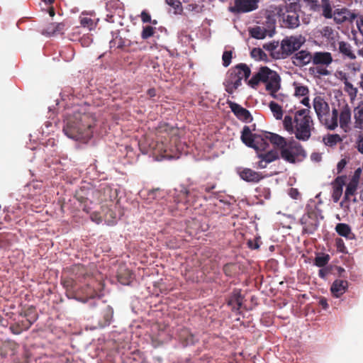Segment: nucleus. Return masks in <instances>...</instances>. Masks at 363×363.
Listing matches in <instances>:
<instances>
[{"label": "nucleus", "mask_w": 363, "mask_h": 363, "mask_svg": "<svg viewBox=\"0 0 363 363\" xmlns=\"http://www.w3.org/2000/svg\"><path fill=\"white\" fill-rule=\"evenodd\" d=\"M354 127L363 130V101L354 109Z\"/></svg>", "instance_id": "29"}, {"label": "nucleus", "mask_w": 363, "mask_h": 363, "mask_svg": "<svg viewBox=\"0 0 363 363\" xmlns=\"http://www.w3.org/2000/svg\"><path fill=\"white\" fill-rule=\"evenodd\" d=\"M351 119V111L347 106H345L340 113V125L344 128L348 125Z\"/></svg>", "instance_id": "37"}, {"label": "nucleus", "mask_w": 363, "mask_h": 363, "mask_svg": "<svg viewBox=\"0 0 363 363\" xmlns=\"http://www.w3.org/2000/svg\"><path fill=\"white\" fill-rule=\"evenodd\" d=\"M20 315L26 318V320L29 322L30 325H33L38 318L35 308L33 306L21 311Z\"/></svg>", "instance_id": "32"}, {"label": "nucleus", "mask_w": 363, "mask_h": 363, "mask_svg": "<svg viewBox=\"0 0 363 363\" xmlns=\"http://www.w3.org/2000/svg\"><path fill=\"white\" fill-rule=\"evenodd\" d=\"M180 337L182 340H183L186 346L194 345L198 341V339L196 337V336L186 329L182 331V334H181Z\"/></svg>", "instance_id": "39"}, {"label": "nucleus", "mask_w": 363, "mask_h": 363, "mask_svg": "<svg viewBox=\"0 0 363 363\" xmlns=\"http://www.w3.org/2000/svg\"><path fill=\"white\" fill-rule=\"evenodd\" d=\"M267 137L274 147L279 150V155L284 161L295 164L302 162L306 157V152L301 144L293 138L287 140L276 133H269Z\"/></svg>", "instance_id": "2"}, {"label": "nucleus", "mask_w": 363, "mask_h": 363, "mask_svg": "<svg viewBox=\"0 0 363 363\" xmlns=\"http://www.w3.org/2000/svg\"><path fill=\"white\" fill-rule=\"evenodd\" d=\"M283 123L286 130L291 133L294 132L295 127L293 125V120L291 116H286L284 117Z\"/></svg>", "instance_id": "53"}, {"label": "nucleus", "mask_w": 363, "mask_h": 363, "mask_svg": "<svg viewBox=\"0 0 363 363\" xmlns=\"http://www.w3.org/2000/svg\"><path fill=\"white\" fill-rule=\"evenodd\" d=\"M357 185L349 182V184L347 185L344 199L342 201L341 204H342V203L345 201L350 202V201H352L353 202H356L357 200L356 198L354 197V195L357 191Z\"/></svg>", "instance_id": "34"}, {"label": "nucleus", "mask_w": 363, "mask_h": 363, "mask_svg": "<svg viewBox=\"0 0 363 363\" xmlns=\"http://www.w3.org/2000/svg\"><path fill=\"white\" fill-rule=\"evenodd\" d=\"M303 1L308 4V6H310L311 10L315 11V10H316V9L318 6V0H303Z\"/></svg>", "instance_id": "62"}, {"label": "nucleus", "mask_w": 363, "mask_h": 363, "mask_svg": "<svg viewBox=\"0 0 363 363\" xmlns=\"http://www.w3.org/2000/svg\"><path fill=\"white\" fill-rule=\"evenodd\" d=\"M269 107L276 119L281 120L282 118L283 110L281 106L274 101H271L269 104Z\"/></svg>", "instance_id": "41"}, {"label": "nucleus", "mask_w": 363, "mask_h": 363, "mask_svg": "<svg viewBox=\"0 0 363 363\" xmlns=\"http://www.w3.org/2000/svg\"><path fill=\"white\" fill-rule=\"evenodd\" d=\"M227 103L232 112L239 120L245 123H249L252 121L253 118L247 109L233 101H228Z\"/></svg>", "instance_id": "14"}, {"label": "nucleus", "mask_w": 363, "mask_h": 363, "mask_svg": "<svg viewBox=\"0 0 363 363\" xmlns=\"http://www.w3.org/2000/svg\"><path fill=\"white\" fill-rule=\"evenodd\" d=\"M177 132V129L165 123H160L156 130V134L157 136L161 137L162 138H164L165 140L171 135H176Z\"/></svg>", "instance_id": "27"}, {"label": "nucleus", "mask_w": 363, "mask_h": 363, "mask_svg": "<svg viewBox=\"0 0 363 363\" xmlns=\"http://www.w3.org/2000/svg\"><path fill=\"white\" fill-rule=\"evenodd\" d=\"M113 310L110 306H106L103 310V316L104 319V325H107L111 323L113 318Z\"/></svg>", "instance_id": "48"}, {"label": "nucleus", "mask_w": 363, "mask_h": 363, "mask_svg": "<svg viewBox=\"0 0 363 363\" xmlns=\"http://www.w3.org/2000/svg\"><path fill=\"white\" fill-rule=\"evenodd\" d=\"M32 325L29 322H27L26 320H23L16 323L11 324L9 327V330L14 335H19L23 330H28Z\"/></svg>", "instance_id": "33"}, {"label": "nucleus", "mask_w": 363, "mask_h": 363, "mask_svg": "<svg viewBox=\"0 0 363 363\" xmlns=\"http://www.w3.org/2000/svg\"><path fill=\"white\" fill-rule=\"evenodd\" d=\"M71 272L73 277L79 282L90 281L92 279V274L90 270L82 264H75L71 267Z\"/></svg>", "instance_id": "16"}, {"label": "nucleus", "mask_w": 363, "mask_h": 363, "mask_svg": "<svg viewBox=\"0 0 363 363\" xmlns=\"http://www.w3.org/2000/svg\"><path fill=\"white\" fill-rule=\"evenodd\" d=\"M295 91L294 95L296 96H306L309 93V89L307 86L301 85L299 83H294Z\"/></svg>", "instance_id": "45"}, {"label": "nucleus", "mask_w": 363, "mask_h": 363, "mask_svg": "<svg viewBox=\"0 0 363 363\" xmlns=\"http://www.w3.org/2000/svg\"><path fill=\"white\" fill-rule=\"evenodd\" d=\"M113 203H111V204H106V207L105 206H103V211H105L104 213V218H105V220L108 223V224H114L116 223V219H117V215L116 213L113 211L112 209V206H113Z\"/></svg>", "instance_id": "35"}, {"label": "nucleus", "mask_w": 363, "mask_h": 363, "mask_svg": "<svg viewBox=\"0 0 363 363\" xmlns=\"http://www.w3.org/2000/svg\"><path fill=\"white\" fill-rule=\"evenodd\" d=\"M154 286H155V288H158V289H159L160 292V293H162V294H167V292H168V291H169V290L167 289V287H166V286H165L164 283H163V282H162V281H158V282L155 283V284H154Z\"/></svg>", "instance_id": "60"}, {"label": "nucleus", "mask_w": 363, "mask_h": 363, "mask_svg": "<svg viewBox=\"0 0 363 363\" xmlns=\"http://www.w3.org/2000/svg\"><path fill=\"white\" fill-rule=\"evenodd\" d=\"M233 57V52L231 50H225L223 52L222 55V61H223V65L225 67H228L232 60Z\"/></svg>", "instance_id": "52"}, {"label": "nucleus", "mask_w": 363, "mask_h": 363, "mask_svg": "<svg viewBox=\"0 0 363 363\" xmlns=\"http://www.w3.org/2000/svg\"><path fill=\"white\" fill-rule=\"evenodd\" d=\"M116 41L117 42V48L121 50H125L132 45V42L130 40L121 37H116Z\"/></svg>", "instance_id": "50"}, {"label": "nucleus", "mask_w": 363, "mask_h": 363, "mask_svg": "<svg viewBox=\"0 0 363 363\" xmlns=\"http://www.w3.org/2000/svg\"><path fill=\"white\" fill-rule=\"evenodd\" d=\"M80 23L84 27H87L90 30L92 28L94 21L91 18L84 17L80 20Z\"/></svg>", "instance_id": "57"}, {"label": "nucleus", "mask_w": 363, "mask_h": 363, "mask_svg": "<svg viewBox=\"0 0 363 363\" xmlns=\"http://www.w3.org/2000/svg\"><path fill=\"white\" fill-rule=\"evenodd\" d=\"M345 176H339L333 182V189L332 197L333 201L335 203L340 200L342 194V187L345 185Z\"/></svg>", "instance_id": "24"}, {"label": "nucleus", "mask_w": 363, "mask_h": 363, "mask_svg": "<svg viewBox=\"0 0 363 363\" xmlns=\"http://www.w3.org/2000/svg\"><path fill=\"white\" fill-rule=\"evenodd\" d=\"M255 191L257 193L256 196L260 200L270 198L271 191L268 187L260 185L255 189Z\"/></svg>", "instance_id": "40"}, {"label": "nucleus", "mask_w": 363, "mask_h": 363, "mask_svg": "<svg viewBox=\"0 0 363 363\" xmlns=\"http://www.w3.org/2000/svg\"><path fill=\"white\" fill-rule=\"evenodd\" d=\"M123 4L119 0H111L106 3V9L110 12L121 10Z\"/></svg>", "instance_id": "49"}, {"label": "nucleus", "mask_w": 363, "mask_h": 363, "mask_svg": "<svg viewBox=\"0 0 363 363\" xmlns=\"http://www.w3.org/2000/svg\"><path fill=\"white\" fill-rule=\"evenodd\" d=\"M348 288V282L346 280L336 279L332 284L330 291L333 296L336 298L340 297L345 293Z\"/></svg>", "instance_id": "23"}, {"label": "nucleus", "mask_w": 363, "mask_h": 363, "mask_svg": "<svg viewBox=\"0 0 363 363\" xmlns=\"http://www.w3.org/2000/svg\"><path fill=\"white\" fill-rule=\"evenodd\" d=\"M61 282L67 293L70 294L72 296H69L67 294V296L74 298L75 294L77 292V286L78 281L74 277H66L62 279Z\"/></svg>", "instance_id": "25"}, {"label": "nucleus", "mask_w": 363, "mask_h": 363, "mask_svg": "<svg viewBox=\"0 0 363 363\" xmlns=\"http://www.w3.org/2000/svg\"><path fill=\"white\" fill-rule=\"evenodd\" d=\"M305 39L302 35L289 36L284 38L281 43V54L279 58H285L295 51L298 50L304 43Z\"/></svg>", "instance_id": "9"}, {"label": "nucleus", "mask_w": 363, "mask_h": 363, "mask_svg": "<svg viewBox=\"0 0 363 363\" xmlns=\"http://www.w3.org/2000/svg\"><path fill=\"white\" fill-rule=\"evenodd\" d=\"M338 51L345 58H347L349 60H354L356 59V55L352 50V45L346 41H338Z\"/></svg>", "instance_id": "26"}, {"label": "nucleus", "mask_w": 363, "mask_h": 363, "mask_svg": "<svg viewBox=\"0 0 363 363\" xmlns=\"http://www.w3.org/2000/svg\"><path fill=\"white\" fill-rule=\"evenodd\" d=\"M347 164L345 158L340 160L337 164V174H340Z\"/></svg>", "instance_id": "59"}, {"label": "nucleus", "mask_w": 363, "mask_h": 363, "mask_svg": "<svg viewBox=\"0 0 363 363\" xmlns=\"http://www.w3.org/2000/svg\"><path fill=\"white\" fill-rule=\"evenodd\" d=\"M301 6L298 1L280 5L277 9V16L282 21L283 27L295 29L300 26L298 11Z\"/></svg>", "instance_id": "5"}, {"label": "nucleus", "mask_w": 363, "mask_h": 363, "mask_svg": "<svg viewBox=\"0 0 363 363\" xmlns=\"http://www.w3.org/2000/svg\"><path fill=\"white\" fill-rule=\"evenodd\" d=\"M356 24L359 31L363 35V15L357 18Z\"/></svg>", "instance_id": "63"}, {"label": "nucleus", "mask_w": 363, "mask_h": 363, "mask_svg": "<svg viewBox=\"0 0 363 363\" xmlns=\"http://www.w3.org/2000/svg\"><path fill=\"white\" fill-rule=\"evenodd\" d=\"M341 141L342 138L338 134L328 135L327 138H324L325 144L330 147H333Z\"/></svg>", "instance_id": "46"}, {"label": "nucleus", "mask_w": 363, "mask_h": 363, "mask_svg": "<svg viewBox=\"0 0 363 363\" xmlns=\"http://www.w3.org/2000/svg\"><path fill=\"white\" fill-rule=\"evenodd\" d=\"M257 157L259 159L258 162V166L261 169H264L267 167V165L269 163H271L277 160H278L280 157L277 150H272L269 151H264L261 152H258Z\"/></svg>", "instance_id": "17"}, {"label": "nucleus", "mask_w": 363, "mask_h": 363, "mask_svg": "<svg viewBox=\"0 0 363 363\" xmlns=\"http://www.w3.org/2000/svg\"><path fill=\"white\" fill-rule=\"evenodd\" d=\"M256 135V133H252L249 126L245 125L242 131L241 140L245 145L252 147V146H253L254 139H255Z\"/></svg>", "instance_id": "30"}, {"label": "nucleus", "mask_w": 363, "mask_h": 363, "mask_svg": "<svg viewBox=\"0 0 363 363\" xmlns=\"http://www.w3.org/2000/svg\"><path fill=\"white\" fill-rule=\"evenodd\" d=\"M333 18L336 23L342 24L346 22H353V21L357 18V14L343 7L341 9H335L333 11Z\"/></svg>", "instance_id": "13"}, {"label": "nucleus", "mask_w": 363, "mask_h": 363, "mask_svg": "<svg viewBox=\"0 0 363 363\" xmlns=\"http://www.w3.org/2000/svg\"><path fill=\"white\" fill-rule=\"evenodd\" d=\"M165 2L175 9L176 13L182 11V3L179 0H165Z\"/></svg>", "instance_id": "55"}, {"label": "nucleus", "mask_w": 363, "mask_h": 363, "mask_svg": "<svg viewBox=\"0 0 363 363\" xmlns=\"http://www.w3.org/2000/svg\"><path fill=\"white\" fill-rule=\"evenodd\" d=\"M344 90L351 99H354L357 95V88L354 87L350 82H344Z\"/></svg>", "instance_id": "44"}, {"label": "nucleus", "mask_w": 363, "mask_h": 363, "mask_svg": "<svg viewBox=\"0 0 363 363\" xmlns=\"http://www.w3.org/2000/svg\"><path fill=\"white\" fill-rule=\"evenodd\" d=\"M271 133L270 132H265L264 134H257L255 136V139H254L253 146L257 152H264L269 147V144L267 140L269 141L267 135Z\"/></svg>", "instance_id": "22"}, {"label": "nucleus", "mask_w": 363, "mask_h": 363, "mask_svg": "<svg viewBox=\"0 0 363 363\" xmlns=\"http://www.w3.org/2000/svg\"><path fill=\"white\" fill-rule=\"evenodd\" d=\"M310 112L309 109H301L295 113L294 133L298 140L307 141L311 138L313 121L309 116Z\"/></svg>", "instance_id": "6"}, {"label": "nucleus", "mask_w": 363, "mask_h": 363, "mask_svg": "<svg viewBox=\"0 0 363 363\" xmlns=\"http://www.w3.org/2000/svg\"><path fill=\"white\" fill-rule=\"evenodd\" d=\"M244 297L241 294V290L235 289L229 296L227 301L228 305L231 307L234 311H238L242 304Z\"/></svg>", "instance_id": "20"}, {"label": "nucleus", "mask_w": 363, "mask_h": 363, "mask_svg": "<svg viewBox=\"0 0 363 363\" xmlns=\"http://www.w3.org/2000/svg\"><path fill=\"white\" fill-rule=\"evenodd\" d=\"M251 37L256 39H264L267 35V30L260 26H255L250 30Z\"/></svg>", "instance_id": "38"}, {"label": "nucleus", "mask_w": 363, "mask_h": 363, "mask_svg": "<svg viewBox=\"0 0 363 363\" xmlns=\"http://www.w3.org/2000/svg\"><path fill=\"white\" fill-rule=\"evenodd\" d=\"M92 196L94 198H96V201L99 203L111 204L113 203V201L117 198V190L106 186L101 189L93 191Z\"/></svg>", "instance_id": "11"}, {"label": "nucleus", "mask_w": 363, "mask_h": 363, "mask_svg": "<svg viewBox=\"0 0 363 363\" xmlns=\"http://www.w3.org/2000/svg\"><path fill=\"white\" fill-rule=\"evenodd\" d=\"M141 21L143 23H150L151 22V16L150 13L145 10L143 11L140 14Z\"/></svg>", "instance_id": "61"}, {"label": "nucleus", "mask_w": 363, "mask_h": 363, "mask_svg": "<svg viewBox=\"0 0 363 363\" xmlns=\"http://www.w3.org/2000/svg\"><path fill=\"white\" fill-rule=\"evenodd\" d=\"M330 259L328 254L318 255L314 259V264L318 267H324Z\"/></svg>", "instance_id": "42"}, {"label": "nucleus", "mask_w": 363, "mask_h": 363, "mask_svg": "<svg viewBox=\"0 0 363 363\" xmlns=\"http://www.w3.org/2000/svg\"><path fill=\"white\" fill-rule=\"evenodd\" d=\"M357 147L358 151L363 154V135H360L357 141Z\"/></svg>", "instance_id": "64"}, {"label": "nucleus", "mask_w": 363, "mask_h": 363, "mask_svg": "<svg viewBox=\"0 0 363 363\" xmlns=\"http://www.w3.org/2000/svg\"><path fill=\"white\" fill-rule=\"evenodd\" d=\"M259 0H235V5L228 10L233 13H247L257 9Z\"/></svg>", "instance_id": "12"}, {"label": "nucleus", "mask_w": 363, "mask_h": 363, "mask_svg": "<svg viewBox=\"0 0 363 363\" xmlns=\"http://www.w3.org/2000/svg\"><path fill=\"white\" fill-rule=\"evenodd\" d=\"M292 62L296 67H303L312 62L313 55L306 50H301L292 57Z\"/></svg>", "instance_id": "21"}, {"label": "nucleus", "mask_w": 363, "mask_h": 363, "mask_svg": "<svg viewBox=\"0 0 363 363\" xmlns=\"http://www.w3.org/2000/svg\"><path fill=\"white\" fill-rule=\"evenodd\" d=\"M335 245H336V247H337V250L338 252H342V253L347 252V249H346L345 242L342 239L337 238L335 240Z\"/></svg>", "instance_id": "56"}, {"label": "nucleus", "mask_w": 363, "mask_h": 363, "mask_svg": "<svg viewBox=\"0 0 363 363\" xmlns=\"http://www.w3.org/2000/svg\"><path fill=\"white\" fill-rule=\"evenodd\" d=\"M335 230L339 235L346 238H352L354 237L350 225L346 223H337L335 226Z\"/></svg>", "instance_id": "36"}, {"label": "nucleus", "mask_w": 363, "mask_h": 363, "mask_svg": "<svg viewBox=\"0 0 363 363\" xmlns=\"http://www.w3.org/2000/svg\"><path fill=\"white\" fill-rule=\"evenodd\" d=\"M312 62L316 65V73L322 76H328L330 74L329 70L326 69L333 62V57L329 52H315L313 55Z\"/></svg>", "instance_id": "10"}, {"label": "nucleus", "mask_w": 363, "mask_h": 363, "mask_svg": "<svg viewBox=\"0 0 363 363\" xmlns=\"http://www.w3.org/2000/svg\"><path fill=\"white\" fill-rule=\"evenodd\" d=\"M361 173H362L361 168H358L357 169H356L354 173V175L352 176V179L350 180V182L358 186Z\"/></svg>", "instance_id": "58"}, {"label": "nucleus", "mask_w": 363, "mask_h": 363, "mask_svg": "<svg viewBox=\"0 0 363 363\" xmlns=\"http://www.w3.org/2000/svg\"><path fill=\"white\" fill-rule=\"evenodd\" d=\"M230 70L232 72H235L237 75L242 77V79L245 78V80L248 79L251 74L250 69L244 63H240L232 67Z\"/></svg>", "instance_id": "31"}, {"label": "nucleus", "mask_w": 363, "mask_h": 363, "mask_svg": "<svg viewBox=\"0 0 363 363\" xmlns=\"http://www.w3.org/2000/svg\"><path fill=\"white\" fill-rule=\"evenodd\" d=\"M301 223L303 225V231L308 234L313 233L318 226V222L315 216L310 213L302 216L301 218Z\"/></svg>", "instance_id": "18"}, {"label": "nucleus", "mask_w": 363, "mask_h": 363, "mask_svg": "<svg viewBox=\"0 0 363 363\" xmlns=\"http://www.w3.org/2000/svg\"><path fill=\"white\" fill-rule=\"evenodd\" d=\"M103 287L101 282L91 279L84 286L80 287L77 289V292L75 294L74 298L82 303H86L90 299L95 298H100L99 291Z\"/></svg>", "instance_id": "8"}, {"label": "nucleus", "mask_w": 363, "mask_h": 363, "mask_svg": "<svg viewBox=\"0 0 363 363\" xmlns=\"http://www.w3.org/2000/svg\"><path fill=\"white\" fill-rule=\"evenodd\" d=\"M198 198L199 191L196 189L188 190L185 187H182L181 190L174 196V201L177 207L174 208L168 206L167 211L173 215L177 214V211L182 213L190 206H193Z\"/></svg>", "instance_id": "7"}, {"label": "nucleus", "mask_w": 363, "mask_h": 363, "mask_svg": "<svg viewBox=\"0 0 363 363\" xmlns=\"http://www.w3.org/2000/svg\"><path fill=\"white\" fill-rule=\"evenodd\" d=\"M65 23H50L43 31V33L47 34L49 36L62 34L65 30Z\"/></svg>", "instance_id": "28"}, {"label": "nucleus", "mask_w": 363, "mask_h": 363, "mask_svg": "<svg viewBox=\"0 0 363 363\" xmlns=\"http://www.w3.org/2000/svg\"><path fill=\"white\" fill-rule=\"evenodd\" d=\"M133 274L129 270H125L124 273L120 272L118 274V281L123 285H128L132 279Z\"/></svg>", "instance_id": "47"}, {"label": "nucleus", "mask_w": 363, "mask_h": 363, "mask_svg": "<svg viewBox=\"0 0 363 363\" xmlns=\"http://www.w3.org/2000/svg\"><path fill=\"white\" fill-rule=\"evenodd\" d=\"M251 56L255 60H264L267 58V55L265 52L260 48H253L251 51Z\"/></svg>", "instance_id": "51"}, {"label": "nucleus", "mask_w": 363, "mask_h": 363, "mask_svg": "<svg viewBox=\"0 0 363 363\" xmlns=\"http://www.w3.org/2000/svg\"><path fill=\"white\" fill-rule=\"evenodd\" d=\"M313 106L321 124L329 130H334L337 127L339 112L337 108H333L330 115L329 104L320 96H316L313 99Z\"/></svg>", "instance_id": "4"}, {"label": "nucleus", "mask_w": 363, "mask_h": 363, "mask_svg": "<svg viewBox=\"0 0 363 363\" xmlns=\"http://www.w3.org/2000/svg\"><path fill=\"white\" fill-rule=\"evenodd\" d=\"M225 91L232 94L242 84V77L232 72L230 69L228 72L227 77L223 82Z\"/></svg>", "instance_id": "15"}, {"label": "nucleus", "mask_w": 363, "mask_h": 363, "mask_svg": "<svg viewBox=\"0 0 363 363\" xmlns=\"http://www.w3.org/2000/svg\"><path fill=\"white\" fill-rule=\"evenodd\" d=\"M155 33V28L150 26H147L143 27V31L141 33V37L143 39L146 40L150 37H152Z\"/></svg>", "instance_id": "54"}, {"label": "nucleus", "mask_w": 363, "mask_h": 363, "mask_svg": "<svg viewBox=\"0 0 363 363\" xmlns=\"http://www.w3.org/2000/svg\"><path fill=\"white\" fill-rule=\"evenodd\" d=\"M94 125L95 118L91 114L75 112L67 118L63 131L69 138L87 143L92 137Z\"/></svg>", "instance_id": "1"}, {"label": "nucleus", "mask_w": 363, "mask_h": 363, "mask_svg": "<svg viewBox=\"0 0 363 363\" xmlns=\"http://www.w3.org/2000/svg\"><path fill=\"white\" fill-rule=\"evenodd\" d=\"M323 16L325 18H332L333 11L329 0H322Z\"/></svg>", "instance_id": "43"}, {"label": "nucleus", "mask_w": 363, "mask_h": 363, "mask_svg": "<svg viewBox=\"0 0 363 363\" xmlns=\"http://www.w3.org/2000/svg\"><path fill=\"white\" fill-rule=\"evenodd\" d=\"M238 173L240 177L247 182L257 183L263 179L260 172L250 168H243Z\"/></svg>", "instance_id": "19"}, {"label": "nucleus", "mask_w": 363, "mask_h": 363, "mask_svg": "<svg viewBox=\"0 0 363 363\" xmlns=\"http://www.w3.org/2000/svg\"><path fill=\"white\" fill-rule=\"evenodd\" d=\"M264 83L266 90L276 99H278L277 92L281 88V77L279 74L267 67H262L248 81L247 84L253 89H257L259 83Z\"/></svg>", "instance_id": "3"}]
</instances>
